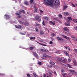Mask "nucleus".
<instances>
[{
  "instance_id": "1",
  "label": "nucleus",
  "mask_w": 77,
  "mask_h": 77,
  "mask_svg": "<svg viewBox=\"0 0 77 77\" xmlns=\"http://www.w3.org/2000/svg\"><path fill=\"white\" fill-rule=\"evenodd\" d=\"M44 1L46 5L51 7L53 6V3L56 6L60 5V2L59 0H44Z\"/></svg>"
},
{
  "instance_id": "2",
  "label": "nucleus",
  "mask_w": 77,
  "mask_h": 77,
  "mask_svg": "<svg viewBox=\"0 0 77 77\" xmlns=\"http://www.w3.org/2000/svg\"><path fill=\"white\" fill-rule=\"evenodd\" d=\"M70 73H69V75L70 76L73 75L75 74V72L74 70L72 69H69Z\"/></svg>"
},
{
  "instance_id": "3",
  "label": "nucleus",
  "mask_w": 77,
  "mask_h": 77,
  "mask_svg": "<svg viewBox=\"0 0 77 77\" xmlns=\"http://www.w3.org/2000/svg\"><path fill=\"white\" fill-rule=\"evenodd\" d=\"M50 64L48 65V67H51V66H52V65H54L55 63L52 60H50Z\"/></svg>"
},
{
  "instance_id": "4",
  "label": "nucleus",
  "mask_w": 77,
  "mask_h": 77,
  "mask_svg": "<svg viewBox=\"0 0 77 77\" xmlns=\"http://www.w3.org/2000/svg\"><path fill=\"white\" fill-rule=\"evenodd\" d=\"M40 18H41V16H39V15L37 14L35 17V19L38 21H39L41 20Z\"/></svg>"
},
{
  "instance_id": "5",
  "label": "nucleus",
  "mask_w": 77,
  "mask_h": 77,
  "mask_svg": "<svg viewBox=\"0 0 77 77\" xmlns=\"http://www.w3.org/2000/svg\"><path fill=\"white\" fill-rule=\"evenodd\" d=\"M4 18H5L6 20H8L9 18H11L10 15H8V14H5L4 16Z\"/></svg>"
},
{
  "instance_id": "6",
  "label": "nucleus",
  "mask_w": 77,
  "mask_h": 77,
  "mask_svg": "<svg viewBox=\"0 0 77 77\" xmlns=\"http://www.w3.org/2000/svg\"><path fill=\"white\" fill-rule=\"evenodd\" d=\"M57 39L58 41H60L61 42H63L65 41V40L63 38L62 39V38H60L59 37H57Z\"/></svg>"
},
{
  "instance_id": "7",
  "label": "nucleus",
  "mask_w": 77,
  "mask_h": 77,
  "mask_svg": "<svg viewBox=\"0 0 77 77\" xmlns=\"http://www.w3.org/2000/svg\"><path fill=\"white\" fill-rule=\"evenodd\" d=\"M15 27L17 29H20V30H22L23 29V26L20 25H19L18 26L15 25Z\"/></svg>"
},
{
  "instance_id": "8",
  "label": "nucleus",
  "mask_w": 77,
  "mask_h": 77,
  "mask_svg": "<svg viewBox=\"0 0 77 77\" xmlns=\"http://www.w3.org/2000/svg\"><path fill=\"white\" fill-rule=\"evenodd\" d=\"M48 56V55L45 54H44L42 57V59H47Z\"/></svg>"
},
{
  "instance_id": "9",
  "label": "nucleus",
  "mask_w": 77,
  "mask_h": 77,
  "mask_svg": "<svg viewBox=\"0 0 77 77\" xmlns=\"http://www.w3.org/2000/svg\"><path fill=\"white\" fill-rule=\"evenodd\" d=\"M33 54L34 56H35L37 59H38V58L39 57H38V54L34 52L33 53Z\"/></svg>"
},
{
  "instance_id": "10",
  "label": "nucleus",
  "mask_w": 77,
  "mask_h": 77,
  "mask_svg": "<svg viewBox=\"0 0 77 77\" xmlns=\"http://www.w3.org/2000/svg\"><path fill=\"white\" fill-rule=\"evenodd\" d=\"M25 11L24 10H21L19 11V13L20 14H22V13H23V14H25Z\"/></svg>"
},
{
  "instance_id": "11",
  "label": "nucleus",
  "mask_w": 77,
  "mask_h": 77,
  "mask_svg": "<svg viewBox=\"0 0 77 77\" xmlns=\"http://www.w3.org/2000/svg\"><path fill=\"white\" fill-rule=\"evenodd\" d=\"M70 20H68L67 23H65L66 25H67V26H70Z\"/></svg>"
},
{
  "instance_id": "12",
  "label": "nucleus",
  "mask_w": 77,
  "mask_h": 77,
  "mask_svg": "<svg viewBox=\"0 0 77 77\" xmlns=\"http://www.w3.org/2000/svg\"><path fill=\"white\" fill-rule=\"evenodd\" d=\"M73 65L74 66H77V63L76 62V60H74L73 61Z\"/></svg>"
},
{
  "instance_id": "13",
  "label": "nucleus",
  "mask_w": 77,
  "mask_h": 77,
  "mask_svg": "<svg viewBox=\"0 0 77 77\" xmlns=\"http://www.w3.org/2000/svg\"><path fill=\"white\" fill-rule=\"evenodd\" d=\"M19 23H20V24H22V25H24V26H25V22H23L21 20L19 21Z\"/></svg>"
},
{
  "instance_id": "14",
  "label": "nucleus",
  "mask_w": 77,
  "mask_h": 77,
  "mask_svg": "<svg viewBox=\"0 0 77 77\" xmlns=\"http://www.w3.org/2000/svg\"><path fill=\"white\" fill-rule=\"evenodd\" d=\"M62 36L63 37V38H65V39H69V37H68V36H66L63 35H62Z\"/></svg>"
},
{
  "instance_id": "15",
  "label": "nucleus",
  "mask_w": 77,
  "mask_h": 77,
  "mask_svg": "<svg viewBox=\"0 0 77 77\" xmlns=\"http://www.w3.org/2000/svg\"><path fill=\"white\" fill-rule=\"evenodd\" d=\"M63 29L64 31H67V32H69V29L66 27L63 28Z\"/></svg>"
},
{
  "instance_id": "16",
  "label": "nucleus",
  "mask_w": 77,
  "mask_h": 77,
  "mask_svg": "<svg viewBox=\"0 0 77 77\" xmlns=\"http://www.w3.org/2000/svg\"><path fill=\"white\" fill-rule=\"evenodd\" d=\"M64 53H65V54L67 56H69V54L68 52L67 51H64Z\"/></svg>"
},
{
  "instance_id": "17",
  "label": "nucleus",
  "mask_w": 77,
  "mask_h": 77,
  "mask_svg": "<svg viewBox=\"0 0 77 77\" xmlns=\"http://www.w3.org/2000/svg\"><path fill=\"white\" fill-rule=\"evenodd\" d=\"M25 26H29L30 24L27 22H26L25 23Z\"/></svg>"
},
{
  "instance_id": "18",
  "label": "nucleus",
  "mask_w": 77,
  "mask_h": 77,
  "mask_svg": "<svg viewBox=\"0 0 77 77\" xmlns=\"http://www.w3.org/2000/svg\"><path fill=\"white\" fill-rule=\"evenodd\" d=\"M62 62H63V63H67V60L65 59L62 60Z\"/></svg>"
},
{
  "instance_id": "19",
  "label": "nucleus",
  "mask_w": 77,
  "mask_h": 77,
  "mask_svg": "<svg viewBox=\"0 0 77 77\" xmlns=\"http://www.w3.org/2000/svg\"><path fill=\"white\" fill-rule=\"evenodd\" d=\"M66 16H68L69 14V13H68V12H64L63 13Z\"/></svg>"
},
{
  "instance_id": "20",
  "label": "nucleus",
  "mask_w": 77,
  "mask_h": 77,
  "mask_svg": "<svg viewBox=\"0 0 77 77\" xmlns=\"http://www.w3.org/2000/svg\"><path fill=\"white\" fill-rule=\"evenodd\" d=\"M24 4H25L26 6H29V2H27V1H26L24 2Z\"/></svg>"
},
{
  "instance_id": "21",
  "label": "nucleus",
  "mask_w": 77,
  "mask_h": 77,
  "mask_svg": "<svg viewBox=\"0 0 77 77\" xmlns=\"http://www.w3.org/2000/svg\"><path fill=\"white\" fill-rule=\"evenodd\" d=\"M59 61H60V62H62V58L58 57L57 59Z\"/></svg>"
},
{
  "instance_id": "22",
  "label": "nucleus",
  "mask_w": 77,
  "mask_h": 77,
  "mask_svg": "<svg viewBox=\"0 0 77 77\" xmlns=\"http://www.w3.org/2000/svg\"><path fill=\"white\" fill-rule=\"evenodd\" d=\"M44 19L46 20V21H49V19L48 18V17H44Z\"/></svg>"
},
{
  "instance_id": "23",
  "label": "nucleus",
  "mask_w": 77,
  "mask_h": 77,
  "mask_svg": "<svg viewBox=\"0 0 77 77\" xmlns=\"http://www.w3.org/2000/svg\"><path fill=\"white\" fill-rule=\"evenodd\" d=\"M50 23H51V24H52L53 25H54L55 24H56V23L55 22H54L53 21H50L49 22Z\"/></svg>"
},
{
  "instance_id": "24",
  "label": "nucleus",
  "mask_w": 77,
  "mask_h": 77,
  "mask_svg": "<svg viewBox=\"0 0 77 77\" xmlns=\"http://www.w3.org/2000/svg\"><path fill=\"white\" fill-rule=\"evenodd\" d=\"M35 25L37 27H39L40 26V25L38 24V23L35 22Z\"/></svg>"
},
{
  "instance_id": "25",
  "label": "nucleus",
  "mask_w": 77,
  "mask_h": 77,
  "mask_svg": "<svg viewBox=\"0 0 77 77\" xmlns=\"http://www.w3.org/2000/svg\"><path fill=\"white\" fill-rule=\"evenodd\" d=\"M34 8L35 9V10L34 11V12H38V10L37 9V8H36V7H35Z\"/></svg>"
},
{
  "instance_id": "26",
  "label": "nucleus",
  "mask_w": 77,
  "mask_h": 77,
  "mask_svg": "<svg viewBox=\"0 0 77 77\" xmlns=\"http://www.w3.org/2000/svg\"><path fill=\"white\" fill-rule=\"evenodd\" d=\"M40 35H42L44 34V32L43 31L41 30L40 31Z\"/></svg>"
},
{
  "instance_id": "27",
  "label": "nucleus",
  "mask_w": 77,
  "mask_h": 77,
  "mask_svg": "<svg viewBox=\"0 0 77 77\" xmlns=\"http://www.w3.org/2000/svg\"><path fill=\"white\" fill-rule=\"evenodd\" d=\"M75 23H76L77 24V20L76 19H73L72 20Z\"/></svg>"
},
{
  "instance_id": "28",
  "label": "nucleus",
  "mask_w": 77,
  "mask_h": 77,
  "mask_svg": "<svg viewBox=\"0 0 77 77\" xmlns=\"http://www.w3.org/2000/svg\"><path fill=\"white\" fill-rule=\"evenodd\" d=\"M67 18L69 20H72V18L71 17H68Z\"/></svg>"
},
{
  "instance_id": "29",
  "label": "nucleus",
  "mask_w": 77,
  "mask_h": 77,
  "mask_svg": "<svg viewBox=\"0 0 77 77\" xmlns=\"http://www.w3.org/2000/svg\"><path fill=\"white\" fill-rule=\"evenodd\" d=\"M68 8V6H65L63 8V10H65L66 8Z\"/></svg>"
},
{
  "instance_id": "30",
  "label": "nucleus",
  "mask_w": 77,
  "mask_h": 77,
  "mask_svg": "<svg viewBox=\"0 0 77 77\" xmlns=\"http://www.w3.org/2000/svg\"><path fill=\"white\" fill-rule=\"evenodd\" d=\"M58 17H59V18H62V15L61 14H59Z\"/></svg>"
},
{
  "instance_id": "31",
  "label": "nucleus",
  "mask_w": 77,
  "mask_h": 77,
  "mask_svg": "<svg viewBox=\"0 0 77 77\" xmlns=\"http://www.w3.org/2000/svg\"><path fill=\"white\" fill-rule=\"evenodd\" d=\"M41 50L42 51H43V52H45V53H46L47 52V51H46V50H44V49H41Z\"/></svg>"
},
{
  "instance_id": "32",
  "label": "nucleus",
  "mask_w": 77,
  "mask_h": 77,
  "mask_svg": "<svg viewBox=\"0 0 77 77\" xmlns=\"http://www.w3.org/2000/svg\"><path fill=\"white\" fill-rule=\"evenodd\" d=\"M51 35H52V36L53 37L56 36V34H54V33H53L51 34Z\"/></svg>"
},
{
  "instance_id": "33",
  "label": "nucleus",
  "mask_w": 77,
  "mask_h": 77,
  "mask_svg": "<svg viewBox=\"0 0 77 77\" xmlns=\"http://www.w3.org/2000/svg\"><path fill=\"white\" fill-rule=\"evenodd\" d=\"M38 64L39 65H42V63L41 62H39L38 63Z\"/></svg>"
},
{
  "instance_id": "34",
  "label": "nucleus",
  "mask_w": 77,
  "mask_h": 77,
  "mask_svg": "<svg viewBox=\"0 0 77 77\" xmlns=\"http://www.w3.org/2000/svg\"><path fill=\"white\" fill-rule=\"evenodd\" d=\"M30 39L31 40H32V39H35V37H31L30 38Z\"/></svg>"
},
{
  "instance_id": "35",
  "label": "nucleus",
  "mask_w": 77,
  "mask_h": 77,
  "mask_svg": "<svg viewBox=\"0 0 77 77\" xmlns=\"http://www.w3.org/2000/svg\"><path fill=\"white\" fill-rule=\"evenodd\" d=\"M29 49L31 50H32L33 49H34V48L33 47H30L29 48Z\"/></svg>"
},
{
  "instance_id": "36",
  "label": "nucleus",
  "mask_w": 77,
  "mask_h": 77,
  "mask_svg": "<svg viewBox=\"0 0 77 77\" xmlns=\"http://www.w3.org/2000/svg\"><path fill=\"white\" fill-rule=\"evenodd\" d=\"M35 30L36 32H39V30H38V29H37V27L35 28Z\"/></svg>"
},
{
  "instance_id": "37",
  "label": "nucleus",
  "mask_w": 77,
  "mask_h": 77,
  "mask_svg": "<svg viewBox=\"0 0 77 77\" xmlns=\"http://www.w3.org/2000/svg\"><path fill=\"white\" fill-rule=\"evenodd\" d=\"M68 66L69 68H72V67L71 65L70 64H68Z\"/></svg>"
},
{
  "instance_id": "38",
  "label": "nucleus",
  "mask_w": 77,
  "mask_h": 77,
  "mask_svg": "<svg viewBox=\"0 0 77 77\" xmlns=\"http://www.w3.org/2000/svg\"><path fill=\"white\" fill-rule=\"evenodd\" d=\"M33 75L35 77H37V75L35 73H34Z\"/></svg>"
},
{
  "instance_id": "39",
  "label": "nucleus",
  "mask_w": 77,
  "mask_h": 77,
  "mask_svg": "<svg viewBox=\"0 0 77 77\" xmlns=\"http://www.w3.org/2000/svg\"><path fill=\"white\" fill-rule=\"evenodd\" d=\"M52 57H51V56L48 55V58H49V59H51Z\"/></svg>"
},
{
  "instance_id": "40",
  "label": "nucleus",
  "mask_w": 77,
  "mask_h": 77,
  "mask_svg": "<svg viewBox=\"0 0 77 77\" xmlns=\"http://www.w3.org/2000/svg\"><path fill=\"white\" fill-rule=\"evenodd\" d=\"M42 24L43 25H44V26H45V22H44V21H43L42 22Z\"/></svg>"
},
{
  "instance_id": "41",
  "label": "nucleus",
  "mask_w": 77,
  "mask_h": 77,
  "mask_svg": "<svg viewBox=\"0 0 77 77\" xmlns=\"http://www.w3.org/2000/svg\"><path fill=\"white\" fill-rule=\"evenodd\" d=\"M37 43H38V44H40V45H44V44H41L38 42H37Z\"/></svg>"
},
{
  "instance_id": "42",
  "label": "nucleus",
  "mask_w": 77,
  "mask_h": 77,
  "mask_svg": "<svg viewBox=\"0 0 77 77\" xmlns=\"http://www.w3.org/2000/svg\"><path fill=\"white\" fill-rule=\"evenodd\" d=\"M20 34L22 35H25V34L23 32H20Z\"/></svg>"
},
{
  "instance_id": "43",
  "label": "nucleus",
  "mask_w": 77,
  "mask_h": 77,
  "mask_svg": "<svg viewBox=\"0 0 77 77\" xmlns=\"http://www.w3.org/2000/svg\"><path fill=\"white\" fill-rule=\"evenodd\" d=\"M16 15H19L20 14H19V13H18V11L17 12V13H16Z\"/></svg>"
},
{
  "instance_id": "44",
  "label": "nucleus",
  "mask_w": 77,
  "mask_h": 77,
  "mask_svg": "<svg viewBox=\"0 0 77 77\" xmlns=\"http://www.w3.org/2000/svg\"><path fill=\"white\" fill-rule=\"evenodd\" d=\"M72 5L73 6V7H74V8H75V5H74V4L72 3Z\"/></svg>"
},
{
  "instance_id": "45",
  "label": "nucleus",
  "mask_w": 77,
  "mask_h": 77,
  "mask_svg": "<svg viewBox=\"0 0 77 77\" xmlns=\"http://www.w3.org/2000/svg\"><path fill=\"white\" fill-rule=\"evenodd\" d=\"M18 16L19 18H21V15L19 14V15H18Z\"/></svg>"
},
{
  "instance_id": "46",
  "label": "nucleus",
  "mask_w": 77,
  "mask_h": 77,
  "mask_svg": "<svg viewBox=\"0 0 77 77\" xmlns=\"http://www.w3.org/2000/svg\"><path fill=\"white\" fill-rule=\"evenodd\" d=\"M74 51H75V52H76L77 53V49H74Z\"/></svg>"
},
{
  "instance_id": "47",
  "label": "nucleus",
  "mask_w": 77,
  "mask_h": 77,
  "mask_svg": "<svg viewBox=\"0 0 77 77\" xmlns=\"http://www.w3.org/2000/svg\"><path fill=\"white\" fill-rule=\"evenodd\" d=\"M27 76L28 77H30V75H29V74H27Z\"/></svg>"
},
{
  "instance_id": "48",
  "label": "nucleus",
  "mask_w": 77,
  "mask_h": 77,
  "mask_svg": "<svg viewBox=\"0 0 77 77\" xmlns=\"http://www.w3.org/2000/svg\"><path fill=\"white\" fill-rule=\"evenodd\" d=\"M61 71L62 72H64V70L63 69H61Z\"/></svg>"
},
{
  "instance_id": "49",
  "label": "nucleus",
  "mask_w": 77,
  "mask_h": 77,
  "mask_svg": "<svg viewBox=\"0 0 77 77\" xmlns=\"http://www.w3.org/2000/svg\"><path fill=\"white\" fill-rule=\"evenodd\" d=\"M49 44H53V42H52V41H51Z\"/></svg>"
},
{
  "instance_id": "50",
  "label": "nucleus",
  "mask_w": 77,
  "mask_h": 77,
  "mask_svg": "<svg viewBox=\"0 0 77 77\" xmlns=\"http://www.w3.org/2000/svg\"><path fill=\"white\" fill-rule=\"evenodd\" d=\"M74 40L75 41H77V38H74V39L73 38Z\"/></svg>"
},
{
  "instance_id": "51",
  "label": "nucleus",
  "mask_w": 77,
  "mask_h": 77,
  "mask_svg": "<svg viewBox=\"0 0 77 77\" xmlns=\"http://www.w3.org/2000/svg\"><path fill=\"white\" fill-rule=\"evenodd\" d=\"M74 29H75V30H77V26H75V27L74 28Z\"/></svg>"
},
{
  "instance_id": "52",
  "label": "nucleus",
  "mask_w": 77,
  "mask_h": 77,
  "mask_svg": "<svg viewBox=\"0 0 77 77\" xmlns=\"http://www.w3.org/2000/svg\"><path fill=\"white\" fill-rule=\"evenodd\" d=\"M71 38H75V36H71Z\"/></svg>"
},
{
  "instance_id": "53",
  "label": "nucleus",
  "mask_w": 77,
  "mask_h": 77,
  "mask_svg": "<svg viewBox=\"0 0 77 77\" xmlns=\"http://www.w3.org/2000/svg\"><path fill=\"white\" fill-rule=\"evenodd\" d=\"M63 77H66V76H65V74H63Z\"/></svg>"
},
{
  "instance_id": "54",
  "label": "nucleus",
  "mask_w": 77,
  "mask_h": 77,
  "mask_svg": "<svg viewBox=\"0 0 77 77\" xmlns=\"http://www.w3.org/2000/svg\"><path fill=\"white\" fill-rule=\"evenodd\" d=\"M33 0H30V2L33 3Z\"/></svg>"
},
{
  "instance_id": "55",
  "label": "nucleus",
  "mask_w": 77,
  "mask_h": 77,
  "mask_svg": "<svg viewBox=\"0 0 77 77\" xmlns=\"http://www.w3.org/2000/svg\"><path fill=\"white\" fill-rule=\"evenodd\" d=\"M68 50H69V51H70V50H71V49H70V48H68Z\"/></svg>"
},
{
  "instance_id": "56",
  "label": "nucleus",
  "mask_w": 77,
  "mask_h": 77,
  "mask_svg": "<svg viewBox=\"0 0 77 77\" xmlns=\"http://www.w3.org/2000/svg\"><path fill=\"white\" fill-rule=\"evenodd\" d=\"M44 77H46V75L45 74H44Z\"/></svg>"
},
{
  "instance_id": "57",
  "label": "nucleus",
  "mask_w": 77,
  "mask_h": 77,
  "mask_svg": "<svg viewBox=\"0 0 77 77\" xmlns=\"http://www.w3.org/2000/svg\"><path fill=\"white\" fill-rule=\"evenodd\" d=\"M48 73H49V74L50 75L52 74L51 73V72H48Z\"/></svg>"
},
{
  "instance_id": "58",
  "label": "nucleus",
  "mask_w": 77,
  "mask_h": 77,
  "mask_svg": "<svg viewBox=\"0 0 77 77\" xmlns=\"http://www.w3.org/2000/svg\"><path fill=\"white\" fill-rule=\"evenodd\" d=\"M69 62H70L71 61V60H70V59H68Z\"/></svg>"
},
{
  "instance_id": "59",
  "label": "nucleus",
  "mask_w": 77,
  "mask_h": 77,
  "mask_svg": "<svg viewBox=\"0 0 77 77\" xmlns=\"http://www.w3.org/2000/svg\"><path fill=\"white\" fill-rule=\"evenodd\" d=\"M40 12H42H42H43V11L41 10H40Z\"/></svg>"
},
{
  "instance_id": "60",
  "label": "nucleus",
  "mask_w": 77,
  "mask_h": 77,
  "mask_svg": "<svg viewBox=\"0 0 77 77\" xmlns=\"http://www.w3.org/2000/svg\"><path fill=\"white\" fill-rule=\"evenodd\" d=\"M56 53H59V51H57L56 52Z\"/></svg>"
},
{
  "instance_id": "61",
  "label": "nucleus",
  "mask_w": 77,
  "mask_h": 77,
  "mask_svg": "<svg viewBox=\"0 0 77 77\" xmlns=\"http://www.w3.org/2000/svg\"><path fill=\"white\" fill-rule=\"evenodd\" d=\"M65 48H66V49H67L68 48V47H65Z\"/></svg>"
},
{
  "instance_id": "62",
  "label": "nucleus",
  "mask_w": 77,
  "mask_h": 77,
  "mask_svg": "<svg viewBox=\"0 0 77 77\" xmlns=\"http://www.w3.org/2000/svg\"><path fill=\"white\" fill-rule=\"evenodd\" d=\"M75 74L77 75V72H75Z\"/></svg>"
},
{
  "instance_id": "63",
  "label": "nucleus",
  "mask_w": 77,
  "mask_h": 77,
  "mask_svg": "<svg viewBox=\"0 0 77 77\" xmlns=\"http://www.w3.org/2000/svg\"><path fill=\"white\" fill-rule=\"evenodd\" d=\"M52 38H53V37H51V39H53Z\"/></svg>"
},
{
  "instance_id": "64",
  "label": "nucleus",
  "mask_w": 77,
  "mask_h": 77,
  "mask_svg": "<svg viewBox=\"0 0 77 77\" xmlns=\"http://www.w3.org/2000/svg\"><path fill=\"white\" fill-rule=\"evenodd\" d=\"M54 74H56V72L55 71H54Z\"/></svg>"
}]
</instances>
